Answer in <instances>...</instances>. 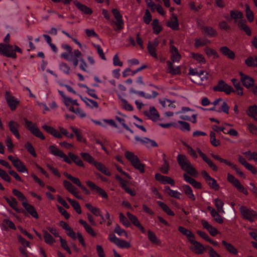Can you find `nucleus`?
Segmentation results:
<instances>
[{
	"mask_svg": "<svg viewBox=\"0 0 257 257\" xmlns=\"http://www.w3.org/2000/svg\"><path fill=\"white\" fill-rule=\"evenodd\" d=\"M73 56L69 59L67 55H63L65 60L71 62L74 67L78 66L83 72L90 73L94 66L95 61L91 56H87V60L82 57V54L78 49H75Z\"/></svg>",
	"mask_w": 257,
	"mask_h": 257,
	"instance_id": "obj_1",
	"label": "nucleus"
},
{
	"mask_svg": "<svg viewBox=\"0 0 257 257\" xmlns=\"http://www.w3.org/2000/svg\"><path fill=\"white\" fill-rule=\"evenodd\" d=\"M59 68L61 71L67 75H68L70 73V67L67 63L65 62H61L59 64Z\"/></svg>",
	"mask_w": 257,
	"mask_h": 257,
	"instance_id": "obj_64",
	"label": "nucleus"
},
{
	"mask_svg": "<svg viewBox=\"0 0 257 257\" xmlns=\"http://www.w3.org/2000/svg\"><path fill=\"white\" fill-rule=\"evenodd\" d=\"M231 82L236 89L237 94L242 95L243 94V88L241 87L240 82L238 80L235 78H233L231 79Z\"/></svg>",
	"mask_w": 257,
	"mask_h": 257,
	"instance_id": "obj_52",
	"label": "nucleus"
},
{
	"mask_svg": "<svg viewBox=\"0 0 257 257\" xmlns=\"http://www.w3.org/2000/svg\"><path fill=\"white\" fill-rule=\"evenodd\" d=\"M245 63L249 67H257V57H249L245 61Z\"/></svg>",
	"mask_w": 257,
	"mask_h": 257,
	"instance_id": "obj_56",
	"label": "nucleus"
},
{
	"mask_svg": "<svg viewBox=\"0 0 257 257\" xmlns=\"http://www.w3.org/2000/svg\"><path fill=\"white\" fill-rule=\"evenodd\" d=\"M85 206L87 208V209L91 211L95 216H100L101 219L104 220V217L103 215L101 214V210L98 207L92 206L91 204L89 203H87L85 204Z\"/></svg>",
	"mask_w": 257,
	"mask_h": 257,
	"instance_id": "obj_33",
	"label": "nucleus"
},
{
	"mask_svg": "<svg viewBox=\"0 0 257 257\" xmlns=\"http://www.w3.org/2000/svg\"><path fill=\"white\" fill-rule=\"evenodd\" d=\"M0 54L7 57L15 59L17 57L16 52L12 45L0 44Z\"/></svg>",
	"mask_w": 257,
	"mask_h": 257,
	"instance_id": "obj_8",
	"label": "nucleus"
},
{
	"mask_svg": "<svg viewBox=\"0 0 257 257\" xmlns=\"http://www.w3.org/2000/svg\"><path fill=\"white\" fill-rule=\"evenodd\" d=\"M210 43V41L206 38H196L195 39L194 46L196 48H199L206 46Z\"/></svg>",
	"mask_w": 257,
	"mask_h": 257,
	"instance_id": "obj_45",
	"label": "nucleus"
},
{
	"mask_svg": "<svg viewBox=\"0 0 257 257\" xmlns=\"http://www.w3.org/2000/svg\"><path fill=\"white\" fill-rule=\"evenodd\" d=\"M236 24H237L238 27L240 29L243 30L247 35H251V31L249 27L246 25V20L245 19L242 18L241 20H238V22Z\"/></svg>",
	"mask_w": 257,
	"mask_h": 257,
	"instance_id": "obj_24",
	"label": "nucleus"
},
{
	"mask_svg": "<svg viewBox=\"0 0 257 257\" xmlns=\"http://www.w3.org/2000/svg\"><path fill=\"white\" fill-rule=\"evenodd\" d=\"M227 181L234 186L240 192H242L245 195L248 194L247 190L241 184L239 181L234 176L230 173L227 174Z\"/></svg>",
	"mask_w": 257,
	"mask_h": 257,
	"instance_id": "obj_9",
	"label": "nucleus"
},
{
	"mask_svg": "<svg viewBox=\"0 0 257 257\" xmlns=\"http://www.w3.org/2000/svg\"><path fill=\"white\" fill-rule=\"evenodd\" d=\"M81 99L85 103L87 106H88L91 108H97L98 107V103L93 100L87 98V97H83L80 95Z\"/></svg>",
	"mask_w": 257,
	"mask_h": 257,
	"instance_id": "obj_40",
	"label": "nucleus"
},
{
	"mask_svg": "<svg viewBox=\"0 0 257 257\" xmlns=\"http://www.w3.org/2000/svg\"><path fill=\"white\" fill-rule=\"evenodd\" d=\"M2 225L6 230H8V227L14 230L16 229V227L14 223L11 220L8 219H4L3 221Z\"/></svg>",
	"mask_w": 257,
	"mask_h": 257,
	"instance_id": "obj_54",
	"label": "nucleus"
},
{
	"mask_svg": "<svg viewBox=\"0 0 257 257\" xmlns=\"http://www.w3.org/2000/svg\"><path fill=\"white\" fill-rule=\"evenodd\" d=\"M108 239L120 248H129L131 247V244L129 242L117 238L115 235H109Z\"/></svg>",
	"mask_w": 257,
	"mask_h": 257,
	"instance_id": "obj_12",
	"label": "nucleus"
},
{
	"mask_svg": "<svg viewBox=\"0 0 257 257\" xmlns=\"http://www.w3.org/2000/svg\"><path fill=\"white\" fill-rule=\"evenodd\" d=\"M176 114H180L179 117L185 120H190L193 123L196 122L197 114L194 112L193 110L187 107H183L182 110L175 113Z\"/></svg>",
	"mask_w": 257,
	"mask_h": 257,
	"instance_id": "obj_4",
	"label": "nucleus"
},
{
	"mask_svg": "<svg viewBox=\"0 0 257 257\" xmlns=\"http://www.w3.org/2000/svg\"><path fill=\"white\" fill-rule=\"evenodd\" d=\"M239 211L243 218L252 222L257 219V213L251 209H248L244 206L239 208Z\"/></svg>",
	"mask_w": 257,
	"mask_h": 257,
	"instance_id": "obj_6",
	"label": "nucleus"
},
{
	"mask_svg": "<svg viewBox=\"0 0 257 257\" xmlns=\"http://www.w3.org/2000/svg\"><path fill=\"white\" fill-rule=\"evenodd\" d=\"M178 230L183 235L187 237L189 241L195 238L194 234L190 230L184 227L180 226L178 227Z\"/></svg>",
	"mask_w": 257,
	"mask_h": 257,
	"instance_id": "obj_37",
	"label": "nucleus"
},
{
	"mask_svg": "<svg viewBox=\"0 0 257 257\" xmlns=\"http://www.w3.org/2000/svg\"><path fill=\"white\" fill-rule=\"evenodd\" d=\"M190 57L200 65H203L206 63V61L204 56L200 53L192 52L190 53Z\"/></svg>",
	"mask_w": 257,
	"mask_h": 257,
	"instance_id": "obj_32",
	"label": "nucleus"
},
{
	"mask_svg": "<svg viewBox=\"0 0 257 257\" xmlns=\"http://www.w3.org/2000/svg\"><path fill=\"white\" fill-rule=\"evenodd\" d=\"M156 47H155L151 45V42H149L148 44L147 48L149 53L152 57H154L156 59H158V57L157 54L156 53Z\"/></svg>",
	"mask_w": 257,
	"mask_h": 257,
	"instance_id": "obj_62",
	"label": "nucleus"
},
{
	"mask_svg": "<svg viewBox=\"0 0 257 257\" xmlns=\"http://www.w3.org/2000/svg\"><path fill=\"white\" fill-rule=\"evenodd\" d=\"M209 187L216 191L219 189V185L217 184L216 181L213 178L211 177L209 179L206 181Z\"/></svg>",
	"mask_w": 257,
	"mask_h": 257,
	"instance_id": "obj_58",
	"label": "nucleus"
},
{
	"mask_svg": "<svg viewBox=\"0 0 257 257\" xmlns=\"http://www.w3.org/2000/svg\"><path fill=\"white\" fill-rule=\"evenodd\" d=\"M177 160L182 170L193 176H195L197 175V171L193 167L190 160L186 156L182 154H179L177 157Z\"/></svg>",
	"mask_w": 257,
	"mask_h": 257,
	"instance_id": "obj_2",
	"label": "nucleus"
},
{
	"mask_svg": "<svg viewBox=\"0 0 257 257\" xmlns=\"http://www.w3.org/2000/svg\"><path fill=\"white\" fill-rule=\"evenodd\" d=\"M58 92L63 97V102L67 107L69 106V105H79L77 100H74L72 98L67 96L62 91L58 90Z\"/></svg>",
	"mask_w": 257,
	"mask_h": 257,
	"instance_id": "obj_19",
	"label": "nucleus"
},
{
	"mask_svg": "<svg viewBox=\"0 0 257 257\" xmlns=\"http://www.w3.org/2000/svg\"><path fill=\"white\" fill-rule=\"evenodd\" d=\"M13 165L17 168V170L21 173H28V171L22 161L18 158L16 160L13 161Z\"/></svg>",
	"mask_w": 257,
	"mask_h": 257,
	"instance_id": "obj_27",
	"label": "nucleus"
},
{
	"mask_svg": "<svg viewBox=\"0 0 257 257\" xmlns=\"http://www.w3.org/2000/svg\"><path fill=\"white\" fill-rule=\"evenodd\" d=\"M112 13L116 21H112L110 25L113 27L115 31L119 32V31L124 28V22L122 20V16L119 11L116 9L112 10Z\"/></svg>",
	"mask_w": 257,
	"mask_h": 257,
	"instance_id": "obj_5",
	"label": "nucleus"
},
{
	"mask_svg": "<svg viewBox=\"0 0 257 257\" xmlns=\"http://www.w3.org/2000/svg\"><path fill=\"white\" fill-rule=\"evenodd\" d=\"M80 155L84 161L87 162L90 164H93L95 162L94 158L87 153H81Z\"/></svg>",
	"mask_w": 257,
	"mask_h": 257,
	"instance_id": "obj_59",
	"label": "nucleus"
},
{
	"mask_svg": "<svg viewBox=\"0 0 257 257\" xmlns=\"http://www.w3.org/2000/svg\"><path fill=\"white\" fill-rule=\"evenodd\" d=\"M74 4L82 13L85 14H91L92 13V11L85 5H83L77 1H75Z\"/></svg>",
	"mask_w": 257,
	"mask_h": 257,
	"instance_id": "obj_43",
	"label": "nucleus"
},
{
	"mask_svg": "<svg viewBox=\"0 0 257 257\" xmlns=\"http://www.w3.org/2000/svg\"><path fill=\"white\" fill-rule=\"evenodd\" d=\"M182 188L185 194L191 200L194 201L196 199L195 196L193 193L191 188L188 185H183Z\"/></svg>",
	"mask_w": 257,
	"mask_h": 257,
	"instance_id": "obj_39",
	"label": "nucleus"
},
{
	"mask_svg": "<svg viewBox=\"0 0 257 257\" xmlns=\"http://www.w3.org/2000/svg\"><path fill=\"white\" fill-rule=\"evenodd\" d=\"M240 76V80L243 85L247 88H250L254 84V80L250 76L244 74L242 72H239Z\"/></svg>",
	"mask_w": 257,
	"mask_h": 257,
	"instance_id": "obj_14",
	"label": "nucleus"
},
{
	"mask_svg": "<svg viewBox=\"0 0 257 257\" xmlns=\"http://www.w3.org/2000/svg\"><path fill=\"white\" fill-rule=\"evenodd\" d=\"M145 115L149 119L154 121L159 119L160 115L157 109L154 107H150L149 110L144 112Z\"/></svg>",
	"mask_w": 257,
	"mask_h": 257,
	"instance_id": "obj_16",
	"label": "nucleus"
},
{
	"mask_svg": "<svg viewBox=\"0 0 257 257\" xmlns=\"http://www.w3.org/2000/svg\"><path fill=\"white\" fill-rule=\"evenodd\" d=\"M124 155L135 169L141 173L145 172V165L141 163L139 158L134 153L127 151L125 152Z\"/></svg>",
	"mask_w": 257,
	"mask_h": 257,
	"instance_id": "obj_3",
	"label": "nucleus"
},
{
	"mask_svg": "<svg viewBox=\"0 0 257 257\" xmlns=\"http://www.w3.org/2000/svg\"><path fill=\"white\" fill-rule=\"evenodd\" d=\"M200 77L199 81H195V83L199 85L204 84L207 82L208 79V73L204 71H200Z\"/></svg>",
	"mask_w": 257,
	"mask_h": 257,
	"instance_id": "obj_47",
	"label": "nucleus"
},
{
	"mask_svg": "<svg viewBox=\"0 0 257 257\" xmlns=\"http://www.w3.org/2000/svg\"><path fill=\"white\" fill-rule=\"evenodd\" d=\"M203 32L210 37H214L217 35L216 31L211 27H205L202 28Z\"/></svg>",
	"mask_w": 257,
	"mask_h": 257,
	"instance_id": "obj_61",
	"label": "nucleus"
},
{
	"mask_svg": "<svg viewBox=\"0 0 257 257\" xmlns=\"http://www.w3.org/2000/svg\"><path fill=\"white\" fill-rule=\"evenodd\" d=\"M74 105H69V106L67 108L69 109L70 111L73 112L76 114L79 117L83 118L86 116V114L85 112L80 108L77 107L76 109H74Z\"/></svg>",
	"mask_w": 257,
	"mask_h": 257,
	"instance_id": "obj_46",
	"label": "nucleus"
},
{
	"mask_svg": "<svg viewBox=\"0 0 257 257\" xmlns=\"http://www.w3.org/2000/svg\"><path fill=\"white\" fill-rule=\"evenodd\" d=\"M43 236L45 243L50 245H53L56 242L55 238L47 230H43Z\"/></svg>",
	"mask_w": 257,
	"mask_h": 257,
	"instance_id": "obj_29",
	"label": "nucleus"
},
{
	"mask_svg": "<svg viewBox=\"0 0 257 257\" xmlns=\"http://www.w3.org/2000/svg\"><path fill=\"white\" fill-rule=\"evenodd\" d=\"M148 237L152 243L157 245H161V241L152 231L150 230L148 231Z\"/></svg>",
	"mask_w": 257,
	"mask_h": 257,
	"instance_id": "obj_36",
	"label": "nucleus"
},
{
	"mask_svg": "<svg viewBox=\"0 0 257 257\" xmlns=\"http://www.w3.org/2000/svg\"><path fill=\"white\" fill-rule=\"evenodd\" d=\"M164 190L170 196L178 199H181L182 194L177 190H172L168 186L164 187Z\"/></svg>",
	"mask_w": 257,
	"mask_h": 257,
	"instance_id": "obj_34",
	"label": "nucleus"
},
{
	"mask_svg": "<svg viewBox=\"0 0 257 257\" xmlns=\"http://www.w3.org/2000/svg\"><path fill=\"white\" fill-rule=\"evenodd\" d=\"M160 103L165 108H174L175 105L173 104V102L171 101L170 100L166 98H163L160 100Z\"/></svg>",
	"mask_w": 257,
	"mask_h": 257,
	"instance_id": "obj_60",
	"label": "nucleus"
},
{
	"mask_svg": "<svg viewBox=\"0 0 257 257\" xmlns=\"http://www.w3.org/2000/svg\"><path fill=\"white\" fill-rule=\"evenodd\" d=\"M204 52L209 57H212L214 59H217L219 57V55L217 51L212 48L206 47L204 49Z\"/></svg>",
	"mask_w": 257,
	"mask_h": 257,
	"instance_id": "obj_53",
	"label": "nucleus"
},
{
	"mask_svg": "<svg viewBox=\"0 0 257 257\" xmlns=\"http://www.w3.org/2000/svg\"><path fill=\"white\" fill-rule=\"evenodd\" d=\"M170 52L171 53L170 58L172 60L171 62L172 63L179 62L181 58V56L179 53L178 49L174 45H171L170 46Z\"/></svg>",
	"mask_w": 257,
	"mask_h": 257,
	"instance_id": "obj_18",
	"label": "nucleus"
},
{
	"mask_svg": "<svg viewBox=\"0 0 257 257\" xmlns=\"http://www.w3.org/2000/svg\"><path fill=\"white\" fill-rule=\"evenodd\" d=\"M5 199L8 203L9 205L15 210L18 212H20L19 209L18 208V202L16 199L13 197H5Z\"/></svg>",
	"mask_w": 257,
	"mask_h": 257,
	"instance_id": "obj_42",
	"label": "nucleus"
},
{
	"mask_svg": "<svg viewBox=\"0 0 257 257\" xmlns=\"http://www.w3.org/2000/svg\"><path fill=\"white\" fill-rule=\"evenodd\" d=\"M214 203L216 207L217 208L218 212L221 214H223L225 213V211H224L223 208L224 203L220 199L218 198L215 199L214 200Z\"/></svg>",
	"mask_w": 257,
	"mask_h": 257,
	"instance_id": "obj_57",
	"label": "nucleus"
},
{
	"mask_svg": "<svg viewBox=\"0 0 257 257\" xmlns=\"http://www.w3.org/2000/svg\"><path fill=\"white\" fill-rule=\"evenodd\" d=\"M222 244L225 246L226 249L231 254L233 255H237L238 254V250L230 243H228L225 240L222 241Z\"/></svg>",
	"mask_w": 257,
	"mask_h": 257,
	"instance_id": "obj_41",
	"label": "nucleus"
},
{
	"mask_svg": "<svg viewBox=\"0 0 257 257\" xmlns=\"http://www.w3.org/2000/svg\"><path fill=\"white\" fill-rule=\"evenodd\" d=\"M20 126V124L16 121L11 120L9 122V127L10 130L17 139L20 138V135L18 131V128Z\"/></svg>",
	"mask_w": 257,
	"mask_h": 257,
	"instance_id": "obj_22",
	"label": "nucleus"
},
{
	"mask_svg": "<svg viewBox=\"0 0 257 257\" xmlns=\"http://www.w3.org/2000/svg\"><path fill=\"white\" fill-rule=\"evenodd\" d=\"M70 160L73 161V162L77 166L79 167H84V165L81 159L77 156L75 155L73 153L70 152L68 153L67 156Z\"/></svg>",
	"mask_w": 257,
	"mask_h": 257,
	"instance_id": "obj_35",
	"label": "nucleus"
},
{
	"mask_svg": "<svg viewBox=\"0 0 257 257\" xmlns=\"http://www.w3.org/2000/svg\"><path fill=\"white\" fill-rule=\"evenodd\" d=\"M157 204L161 207V208L163 210L164 212H165L167 214L171 216H174L175 214L173 211L170 208V207L164 202L158 201H157Z\"/></svg>",
	"mask_w": 257,
	"mask_h": 257,
	"instance_id": "obj_50",
	"label": "nucleus"
},
{
	"mask_svg": "<svg viewBox=\"0 0 257 257\" xmlns=\"http://www.w3.org/2000/svg\"><path fill=\"white\" fill-rule=\"evenodd\" d=\"M229 106L226 102H222L221 104V108L219 107H213L210 108L209 110H214L218 112H223L226 114L229 113Z\"/></svg>",
	"mask_w": 257,
	"mask_h": 257,
	"instance_id": "obj_38",
	"label": "nucleus"
},
{
	"mask_svg": "<svg viewBox=\"0 0 257 257\" xmlns=\"http://www.w3.org/2000/svg\"><path fill=\"white\" fill-rule=\"evenodd\" d=\"M64 175L67 177V178L70 180L74 184H76L79 187H81V182L78 178L73 177L67 173H65Z\"/></svg>",
	"mask_w": 257,
	"mask_h": 257,
	"instance_id": "obj_63",
	"label": "nucleus"
},
{
	"mask_svg": "<svg viewBox=\"0 0 257 257\" xmlns=\"http://www.w3.org/2000/svg\"><path fill=\"white\" fill-rule=\"evenodd\" d=\"M189 242L191 244L190 248L192 251L197 254H201L204 252L205 250L204 246L200 242L196 241L195 238Z\"/></svg>",
	"mask_w": 257,
	"mask_h": 257,
	"instance_id": "obj_13",
	"label": "nucleus"
},
{
	"mask_svg": "<svg viewBox=\"0 0 257 257\" xmlns=\"http://www.w3.org/2000/svg\"><path fill=\"white\" fill-rule=\"evenodd\" d=\"M219 50L222 55L227 57L228 58L232 60L234 59L235 53L227 47H222L220 48Z\"/></svg>",
	"mask_w": 257,
	"mask_h": 257,
	"instance_id": "obj_31",
	"label": "nucleus"
},
{
	"mask_svg": "<svg viewBox=\"0 0 257 257\" xmlns=\"http://www.w3.org/2000/svg\"><path fill=\"white\" fill-rule=\"evenodd\" d=\"M173 126L176 128L180 129L182 131L190 130V125L189 123L181 120L173 122Z\"/></svg>",
	"mask_w": 257,
	"mask_h": 257,
	"instance_id": "obj_21",
	"label": "nucleus"
},
{
	"mask_svg": "<svg viewBox=\"0 0 257 257\" xmlns=\"http://www.w3.org/2000/svg\"><path fill=\"white\" fill-rule=\"evenodd\" d=\"M26 127L36 137L42 140H45V138L42 133L37 126L36 124L33 123L31 121L24 118Z\"/></svg>",
	"mask_w": 257,
	"mask_h": 257,
	"instance_id": "obj_7",
	"label": "nucleus"
},
{
	"mask_svg": "<svg viewBox=\"0 0 257 257\" xmlns=\"http://www.w3.org/2000/svg\"><path fill=\"white\" fill-rule=\"evenodd\" d=\"M49 150L50 153L55 156L63 158V161L69 164H71V161L69 157L65 155L62 151H61L56 146L51 145L49 147Z\"/></svg>",
	"mask_w": 257,
	"mask_h": 257,
	"instance_id": "obj_10",
	"label": "nucleus"
},
{
	"mask_svg": "<svg viewBox=\"0 0 257 257\" xmlns=\"http://www.w3.org/2000/svg\"><path fill=\"white\" fill-rule=\"evenodd\" d=\"M93 165L98 170L101 172L105 175L110 176L111 175L110 172L108 171L106 166L102 163L95 161Z\"/></svg>",
	"mask_w": 257,
	"mask_h": 257,
	"instance_id": "obj_30",
	"label": "nucleus"
},
{
	"mask_svg": "<svg viewBox=\"0 0 257 257\" xmlns=\"http://www.w3.org/2000/svg\"><path fill=\"white\" fill-rule=\"evenodd\" d=\"M5 98L10 109L14 111L16 110L20 103V99L12 95L9 92H7Z\"/></svg>",
	"mask_w": 257,
	"mask_h": 257,
	"instance_id": "obj_11",
	"label": "nucleus"
},
{
	"mask_svg": "<svg viewBox=\"0 0 257 257\" xmlns=\"http://www.w3.org/2000/svg\"><path fill=\"white\" fill-rule=\"evenodd\" d=\"M167 26L173 30H178L179 29L178 20L176 15L172 14L170 18L169 21L167 23Z\"/></svg>",
	"mask_w": 257,
	"mask_h": 257,
	"instance_id": "obj_20",
	"label": "nucleus"
},
{
	"mask_svg": "<svg viewBox=\"0 0 257 257\" xmlns=\"http://www.w3.org/2000/svg\"><path fill=\"white\" fill-rule=\"evenodd\" d=\"M118 96L120 101V104L124 109L129 111L133 110V107L128 103L126 100L123 98L120 94H118Z\"/></svg>",
	"mask_w": 257,
	"mask_h": 257,
	"instance_id": "obj_49",
	"label": "nucleus"
},
{
	"mask_svg": "<svg viewBox=\"0 0 257 257\" xmlns=\"http://www.w3.org/2000/svg\"><path fill=\"white\" fill-rule=\"evenodd\" d=\"M209 210H210V214L211 216L214 218V219L219 223H222L223 222V220L222 218L221 217V216L219 215V212L216 211L213 208H209Z\"/></svg>",
	"mask_w": 257,
	"mask_h": 257,
	"instance_id": "obj_51",
	"label": "nucleus"
},
{
	"mask_svg": "<svg viewBox=\"0 0 257 257\" xmlns=\"http://www.w3.org/2000/svg\"><path fill=\"white\" fill-rule=\"evenodd\" d=\"M248 115L257 120V105H253L248 107L247 112Z\"/></svg>",
	"mask_w": 257,
	"mask_h": 257,
	"instance_id": "obj_48",
	"label": "nucleus"
},
{
	"mask_svg": "<svg viewBox=\"0 0 257 257\" xmlns=\"http://www.w3.org/2000/svg\"><path fill=\"white\" fill-rule=\"evenodd\" d=\"M215 91H220L225 92L229 94L233 90L231 86L225 83L223 81H220L218 85L214 87Z\"/></svg>",
	"mask_w": 257,
	"mask_h": 257,
	"instance_id": "obj_17",
	"label": "nucleus"
},
{
	"mask_svg": "<svg viewBox=\"0 0 257 257\" xmlns=\"http://www.w3.org/2000/svg\"><path fill=\"white\" fill-rule=\"evenodd\" d=\"M63 48L67 52L62 53L61 55V57L65 59V57L63 56V55H67L69 58L71 59L72 57L73 56V54H74L75 50L72 51V48L68 44H64L62 45Z\"/></svg>",
	"mask_w": 257,
	"mask_h": 257,
	"instance_id": "obj_44",
	"label": "nucleus"
},
{
	"mask_svg": "<svg viewBox=\"0 0 257 257\" xmlns=\"http://www.w3.org/2000/svg\"><path fill=\"white\" fill-rule=\"evenodd\" d=\"M67 200L71 204L74 209L76 211V212L77 213L80 214L82 213L80 206L76 201L71 199L68 197L67 198Z\"/></svg>",
	"mask_w": 257,
	"mask_h": 257,
	"instance_id": "obj_55",
	"label": "nucleus"
},
{
	"mask_svg": "<svg viewBox=\"0 0 257 257\" xmlns=\"http://www.w3.org/2000/svg\"><path fill=\"white\" fill-rule=\"evenodd\" d=\"M22 205L27 210V211L34 218H38L39 216L37 212L35 209L34 207L32 205L29 204L27 202H24L22 203Z\"/></svg>",
	"mask_w": 257,
	"mask_h": 257,
	"instance_id": "obj_28",
	"label": "nucleus"
},
{
	"mask_svg": "<svg viewBox=\"0 0 257 257\" xmlns=\"http://www.w3.org/2000/svg\"><path fill=\"white\" fill-rule=\"evenodd\" d=\"M230 16L231 19L233 20L234 23H236L238 22V20L243 18V13L237 10H231L230 12Z\"/></svg>",
	"mask_w": 257,
	"mask_h": 257,
	"instance_id": "obj_26",
	"label": "nucleus"
},
{
	"mask_svg": "<svg viewBox=\"0 0 257 257\" xmlns=\"http://www.w3.org/2000/svg\"><path fill=\"white\" fill-rule=\"evenodd\" d=\"M155 179L163 184H168L173 186L175 185V181L172 178L167 176L162 175L159 173L156 174Z\"/></svg>",
	"mask_w": 257,
	"mask_h": 257,
	"instance_id": "obj_15",
	"label": "nucleus"
},
{
	"mask_svg": "<svg viewBox=\"0 0 257 257\" xmlns=\"http://www.w3.org/2000/svg\"><path fill=\"white\" fill-rule=\"evenodd\" d=\"M43 128H44L47 132L50 134L54 137L56 138H62V136L61 135V133H60V131H58L54 128L53 127H51L49 125L45 124L42 126Z\"/></svg>",
	"mask_w": 257,
	"mask_h": 257,
	"instance_id": "obj_23",
	"label": "nucleus"
},
{
	"mask_svg": "<svg viewBox=\"0 0 257 257\" xmlns=\"http://www.w3.org/2000/svg\"><path fill=\"white\" fill-rule=\"evenodd\" d=\"M168 69V72L171 75H178L181 74V67L174 66L173 63L170 61L167 62Z\"/></svg>",
	"mask_w": 257,
	"mask_h": 257,
	"instance_id": "obj_25",
	"label": "nucleus"
}]
</instances>
